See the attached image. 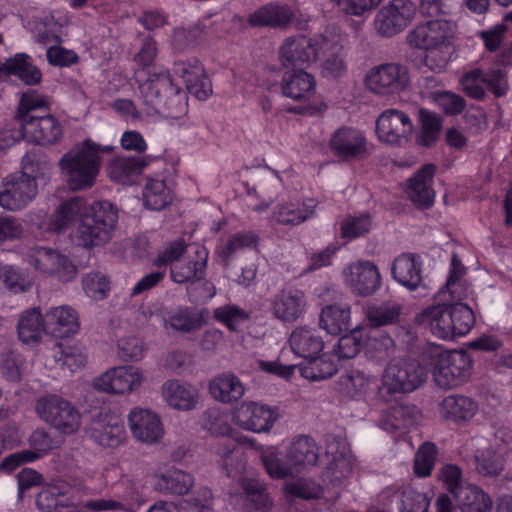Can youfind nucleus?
<instances>
[{"mask_svg": "<svg viewBox=\"0 0 512 512\" xmlns=\"http://www.w3.org/2000/svg\"><path fill=\"white\" fill-rule=\"evenodd\" d=\"M48 101L34 90L24 92L19 101L15 121L23 128L29 142L41 146L55 145L63 137V126L52 114Z\"/></svg>", "mask_w": 512, "mask_h": 512, "instance_id": "f257e3e1", "label": "nucleus"}, {"mask_svg": "<svg viewBox=\"0 0 512 512\" xmlns=\"http://www.w3.org/2000/svg\"><path fill=\"white\" fill-rule=\"evenodd\" d=\"M109 147H101L90 139L65 153L59 161L60 169L72 191L91 188L100 171L101 153Z\"/></svg>", "mask_w": 512, "mask_h": 512, "instance_id": "f03ea898", "label": "nucleus"}, {"mask_svg": "<svg viewBox=\"0 0 512 512\" xmlns=\"http://www.w3.org/2000/svg\"><path fill=\"white\" fill-rule=\"evenodd\" d=\"M429 360L436 384L444 389L465 383L471 374V359L466 351H444L440 346L429 347L423 354Z\"/></svg>", "mask_w": 512, "mask_h": 512, "instance_id": "7ed1b4c3", "label": "nucleus"}, {"mask_svg": "<svg viewBox=\"0 0 512 512\" xmlns=\"http://www.w3.org/2000/svg\"><path fill=\"white\" fill-rule=\"evenodd\" d=\"M118 220V209L110 201L94 202L82 215L78 225V237L85 247L107 243Z\"/></svg>", "mask_w": 512, "mask_h": 512, "instance_id": "20e7f679", "label": "nucleus"}, {"mask_svg": "<svg viewBox=\"0 0 512 512\" xmlns=\"http://www.w3.org/2000/svg\"><path fill=\"white\" fill-rule=\"evenodd\" d=\"M134 79L138 86L139 98L155 110L161 107L170 109L169 100L181 98V90L173 83L167 70H136Z\"/></svg>", "mask_w": 512, "mask_h": 512, "instance_id": "39448f33", "label": "nucleus"}, {"mask_svg": "<svg viewBox=\"0 0 512 512\" xmlns=\"http://www.w3.org/2000/svg\"><path fill=\"white\" fill-rule=\"evenodd\" d=\"M34 154L22 158V171L7 176L0 186V206L7 210H19L28 205L37 194L33 169Z\"/></svg>", "mask_w": 512, "mask_h": 512, "instance_id": "423d86ee", "label": "nucleus"}, {"mask_svg": "<svg viewBox=\"0 0 512 512\" xmlns=\"http://www.w3.org/2000/svg\"><path fill=\"white\" fill-rule=\"evenodd\" d=\"M39 417L64 435L76 433L81 426V414L73 403L59 395H46L38 399Z\"/></svg>", "mask_w": 512, "mask_h": 512, "instance_id": "0eeeda50", "label": "nucleus"}, {"mask_svg": "<svg viewBox=\"0 0 512 512\" xmlns=\"http://www.w3.org/2000/svg\"><path fill=\"white\" fill-rule=\"evenodd\" d=\"M426 378L427 372L418 362L393 359L382 374L381 390L389 394L409 393L420 387Z\"/></svg>", "mask_w": 512, "mask_h": 512, "instance_id": "6e6552de", "label": "nucleus"}, {"mask_svg": "<svg viewBox=\"0 0 512 512\" xmlns=\"http://www.w3.org/2000/svg\"><path fill=\"white\" fill-rule=\"evenodd\" d=\"M410 83L408 68L400 63H384L371 68L365 84L369 91L381 96L399 94Z\"/></svg>", "mask_w": 512, "mask_h": 512, "instance_id": "1a4fd4ad", "label": "nucleus"}, {"mask_svg": "<svg viewBox=\"0 0 512 512\" xmlns=\"http://www.w3.org/2000/svg\"><path fill=\"white\" fill-rule=\"evenodd\" d=\"M26 260L38 272L56 277L62 282L72 280L77 272L75 265L65 255L44 246L29 249Z\"/></svg>", "mask_w": 512, "mask_h": 512, "instance_id": "9d476101", "label": "nucleus"}, {"mask_svg": "<svg viewBox=\"0 0 512 512\" xmlns=\"http://www.w3.org/2000/svg\"><path fill=\"white\" fill-rule=\"evenodd\" d=\"M278 417L276 408L254 401L242 402L232 413L236 425L254 433L268 432Z\"/></svg>", "mask_w": 512, "mask_h": 512, "instance_id": "9b49d317", "label": "nucleus"}, {"mask_svg": "<svg viewBox=\"0 0 512 512\" xmlns=\"http://www.w3.org/2000/svg\"><path fill=\"white\" fill-rule=\"evenodd\" d=\"M416 7L410 0H392L376 14L374 24L378 34L392 37L412 21Z\"/></svg>", "mask_w": 512, "mask_h": 512, "instance_id": "f8f14e48", "label": "nucleus"}, {"mask_svg": "<svg viewBox=\"0 0 512 512\" xmlns=\"http://www.w3.org/2000/svg\"><path fill=\"white\" fill-rule=\"evenodd\" d=\"M454 34V23L445 19L418 24L407 34V43L414 48L431 50L446 45Z\"/></svg>", "mask_w": 512, "mask_h": 512, "instance_id": "ddd939ff", "label": "nucleus"}, {"mask_svg": "<svg viewBox=\"0 0 512 512\" xmlns=\"http://www.w3.org/2000/svg\"><path fill=\"white\" fill-rule=\"evenodd\" d=\"M142 373L132 366L114 367L94 380V387L105 393L123 394L142 384Z\"/></svg>", "mask_w": 512, "mask_h": 512, "instance_id": "4468645a", "label": "nucleus"}, {"mask_svg": "<svg viewBox=\"0 0 512 512\" xmlns=\"http://www.w3.org/2000/svg\"><path fill=\"white\" fill-rule=\"evenodd\" d=\"M413 131L410 117L403 111L387 109L376 121V133L379 140L390 144H401L408 140Z\"/></svg>", "mask_w": 512, "mask_h": 512, "instance_id": "2eb2a0df", "label": "nucleus"}, {"mask_svg": "<svg viewBox=\"0 0 512 512\" xmlns=\"http://www.w3.org/2000/svg\"><path fill=\"white\" fill-rule=\"evenodd\" d=\"M317 57L313 39L305 36L288 37L279 48V60L283 69H305Z\"/></svg>", "mask_w": 512, "mask_h": 512, "instance_id": "dca6fc26", "label": "nucleus"}, {"mask_svg": "<svg viewBox=\"0 0 512 512\" xmlns=\"http://www.w3.org/2000/svg\"><path fill=\"white\" fill-rule=\"evenodd\" d=\"M345 282L359 296L374 294L381 285L378 268L369 261L359 260L351 263L343 271Z\"/></svg>", "mask_w": 512, "mask_h": 512, "instance_id": "f3484780", "label": "nucleus"}, {"mask_svg": "<svg viewBox=\"0 0 512 512\" xmlns=\"http://www.w3.org/2000/svg\"><path fill=\"white\" fill-rule=\"evenodd\" d=\"M306 306L304 292L293 287L280 290L270 301L272 315L284 323L297 321L304 314Z\"/></svg>", "mask_w": 512, "mask_h": 512, "instance_id": "a211bd4d", "label": "nucleus"}, {"mask_svg": "<svg viewBox=\"0 0 512 512\" xmlns=\"http://www.w3.org/2000/svg\"><path fill=\"white\" fill-rule=\"evenodd\" d=\"M295 18V12L288 4L269 2L251 12L247 18L249 26L254 28H272L284 30Z\"/></svg>", "mask_w": 512, "mask_h": 512, "instance_id": "6ab92c4d", "label": "nucleus"}, {"mask_svg": "<svg viewBox=\"0 0 512 512\" xmlns=\"http://www.w3.org/2000/svg\"><path fill=\"white\" fill-rule=\"evenodd\" d=\"M330 148L339 160L351 161L367 154V141L361 131L342 127L332 135Z\"/></svg>", "mask_w": 512, "mask_h": 512, "instance_id": "aec40b11", "label": "nucleus"}, {"mask_svg": "<svg viewBox=\"0 0 512 512\" xmlns=\"http://www.w3.org/2000/svg\"><path fill=\"white\" fill-rule=\"evenodd\" d=\"M128 422L133 437L140 442L153 444L163 437L162 422L150 409L133 408L128 414Z\"/></svg>", "mask_w": 512, "mask_h": 512, "instance_id": "412c9836", "label": "nucleus"}, {"mask_svg": "<svg viewBox=\"0 0 512 512\" xmlns=\"http://www.w3.org/2000/svg\"><path fill=\"white\" fill-rule=\"evenodd\" d=\"M174 72L183 79L189 93L197 99L206 100L211 95V81L197 58L176 62Z\"/></svg>", "mask_w": 512, "mask_h": 512, "instance_id": "4be33fe9", "label": "nucleus"}, {"mask_svg": "<svg viewBox=\"0 0 512 512\" xmlns=\"http://www.w3.org/2000/svg\"><path fill=\"white\" fill-rule=\"evenodd\" d=\"M280 90L283 96L295 101L308 100L315 90V78L304 68L285 69Z\"/></svg>", "mask_w": 512, "mask_h": 512, "instance_id": "5701e85b", "label": "nucleus"}, {"mask_svg": "<svg viewBox=\"0 0 512 512\" xmlns=\"http://www.w3.org/2000/svg\"><path fill=\"white\" fill-rule=\"evenodd\" d=\"M434 172L435 166L427 164L408 180L406 193L418 208H429L434 202L435 192L432 189Z\"/></svg>", "mask_w": 512, "mask_h": 512, "instance_id": "b1692460", "label": "nucleus"}, {"mask_svg": "<svg viewBox=\"0 0 512 512\" xmlns=\"http://www.w3.org/2000/svg\"><path fill=\"white\" fill-rule=\"evenodd\" d=\"M418 325L428 327L431 333L444 340H452L454 330L448 304L430 306L422 310L415 317Z\"/></svg>", "mask_w": 512, "mask_h": 512, "instance_id": "393cba45", "label": "nucleus"}, {"mask_svg": "<svg viewBox=\"0 0 512 512\" xmlns=\"http://www.w3.org/2000/svg\"><path fill=\"white\" fill-rule=\"evenodd\" d=\"M162 393L167 404L180 411L195 409L200 398V392L195 386L175 379L164 382Z\"/></svg>", "mask_w": 512, "mask_h": 512, "instance_id": "a878e982", "label": "nucleus"}, {"mask_svg": "<svg viewBox=\"0 0 512 512\" xmlns=\"http://www.w3.org/2000/svg\"><path fill=\"white\" fill-rule=\"evenodd\" d=\"M46 333L56 338L74 335L80 328L76 311L70 306L51 308L46 314Z\"/></svg>", "mask_w": 512, "mask_h": 512, "instance_id": "bb28decb", "label": "nucleus"}, {"mask_svg": "<svg viewBox=\"0 0 512 512\" xmlns=\"http://www.w3.org/2000/svg\"><path fill=\"white\" fill-rule=\"evenodd\" d=\"M420 418V411L414 404L397 403L381 413L379 426L387 432L408 429Z\"/></svg>", "mask_w": 512, "mask_h": 512, "instance_id": "cd10ccee", "label": "nucleus"}, {"mask_svg": "<svg viewBox=\"0 0 512 512\" xmlns=\"http://www.w3.org/2000/svg\"><path fill=\"white\" fill-rule=\"evenodd\" d=\"M194 253V258L177 261L171 266L170 275L174 282L182 284L198 281L204 277L208 252L204 247H196Z\"/></svg>", "mask_w": 512, "mask_h": 512, "instance_id": "c85d7f7f", "label": "nucleus"}, {"mask_svg": "<svg viewBox=\"0 0 512 512\" xmlns=\"http://www.w3.org/2000/svg\"><path fill=\"white\" fill-rule=\"evenodd\" d=\"M422 262L418 254L403 253L393 262L392 275L401 285L415 290L422 282Z\"/></svg>", "mask_w": 512, "mask_h": 512, "instance_id": "c756f323", "label": "nucleus"}, {"mask_svg": "<svg viewBox=\"0 0 512 512\" xmlns=\"http://www.w3.org/2000/svg\"><path fill=\"white\" fill-rule=\"evenodd\" d=\"M154 478V489L165 495L184 496L195 484L194 476L180 469L155 474Z\"/></svg>", "mask_w": 512, "mask_h": 512, "instance_id": "7c9ffc66", "label": "nucleus"}, {"mask_svg": "<svg viewBox=\"0 0 512 512\" xmlns=\"http://www.w3.org/2000/svg\"><path fill=\"white\" fill-rule=\"evenodd\" d=\"M89 435L100 446L114 448L125 440L126 431L118 418L98 419L92 422Z\"/></svg>", "mask_w": 512, "mask_h": 512, "instance_id": "2f4dec72", "label": "nucleus"}, {"mask_svg": "<svg viewBox=\"0 0 512 512\" xmlns=\"http://www.w3.org/2000/svg\"><path fill=\"white\" fill-rule=\"evenodd\" d=\"M209 392L215 400L224 404H232L243 397L245 387L236 375L222 373L210 381Z\"/></svg>", "mask_w": 512, "mask_h": 512, "instance_id": "473e14b6", "label": "nucleus"}, {"mask_svg": "<svg viewBox=\"0 0 512 512\" xmlns=\"http://www.w3.org/2000/svg\"><path fill=\"white\" fill-rule=\"evenodd\" d=\"M289 344L294 354L304 359L317 356L324 347L315 329L307 326L296 327L289 337Z\"/></svg>", "mask_w": 512, "mask_h": 512, "instance_id": "72a5a7b5", "label": "nucleus"}, {"mask_svg": "<svg viewBox=\"0 0 512 512\" xmlns=\"http://www.w3.org/2000/svg\"><path fill=\"white\" fill-rule=\"evenodd\" d=\"M318 447L313 438L300 436L290 445L286 457L294 471L300 472L306 466H314L318 460Z\"/></svg>", "mask_w": 512, "mask_h": 512, "instance_id": "f704fd0d", "label": "nucleus"}, {"mask_svg": "<svg viewBox=\"0 0 512 512\" xmlns=\"http://www.w3.org/2000/svg\"><path fill=\"white\" fill-rule=\"evenodd\" d=\"M351 308L346 303L325 306L320 313L319 325L328 334L339 335L351 329Z\"/></svg>", "mask_w": 512, "mask_h": 512, "instance_id": "c9c22d12", "label": "nucleus"}, {"mask_svg": "<svg viewBox=\"0 0 512 512\" xmlns=\"http://www.w3.org/2000/svg\"><path fill=\"white\" fill-rule=\"evenodd\" d=\"M334 444L328 446L327 453L332 454V460L322 474L323 481L332 486H338L350 476L353 469L352 456L343 445L341 450L333 452Z\"/></svg>", "mask_w": 512, "mask_h": 512, "instance_id": "e433bc0d", "label": "nucleus"}, {"mask_svg": "<svg viewBox=\"0 0 512 512\" xmlns=\"http://www.w3.org/2000/svg\"><path fill=\"white\" fill-rule=\"evenodd\" d=\"M147 164L146 158L141 156L116 157L110 161L107 172L111 180L121 184H130L141 174Z\"/></svg>", "mask_w": 512, "mask_h": 512, "instance_id": "4c0bfd02", "label": "nucleus"}, {"mask_svg": "<svg viewBox=\"0 0 512 512\" xmlns=\"http://www.w3.org/2000/svg\"><path fill=\"white\" fill-rule=\"evenodd\" d=\"M17 76L28 85L40 83L41 71L32 63V59L25 53H17L2 63L1 76Z\"/></svg>", "mask_w": 512, "mask_h": 512, "instance_id": "58836bf2", "label": "nucleus"}, {"mask_svg": "<svg viewBox=\"0 0 512 512\" xmlns=\"http://www.w3.org/2000/svg\"><path fill=\"white\" fill-rule=\"evenodd\" d=\"M441 415L444 419L455 423L471 420L478 410L474 400L464 395H449L440 404Z\"/></svg>", "mask_w": 512, "mask_h": 512, "instance_id": "ea45409f", "label": "nucleus"}, {"mask_svg": "<svg viewBox=\"0 0 512 512\" xmlns=\"http://www.w3.org/2000/svg\"><path fill=\"white\" fill-rule=\"evenodd\" d=\"M204 314L203 309L179 306L168 314L165 324L175 331L190 333L202 327Z\"/></svg>", "mask_w": 512, "mask_h": 512, "instance_id": "a19ab883", "label": "nucleus"}, {"mask_svg": "<svg viewBox=\"0 0 512 512\" xmlns=\"http://www.w3.org/2000/svg\"><path fill=\"white\" fill-rule=\"evenodd\" d=\"M45 326L46 317H42L39 309L26 310L20 315L17 325L19 339L26 344L39 342L43 332H46Z\"/></svg>", "mask_w": 512, "mask_h": 512, "instance_id": "79ce46f5", "label": "nucleus"}, {"mask_svg": "<svg viewBox=\"0 0 512 512\" xmlns=\"http://www.w3.org/2000/svg\"><path fill=\"white\" fill-rule=\"evenodd\" d=\"M316 206L314 199H307L302 204H279L274 210V218L282 225H298L314 215Z\"/></svg>", "mask_w": 512, "mask_h": 512, "instance_id": "37998d69", "label": "nucleus"}, {"mask_svg": "<svg viewBox=\"0 0 512 512\" xmlns=\"http://www.w3.org/2000/svg\"><path fill=\"white\" fill-rule=\"evenodd\" d=\"M241 487L245 493L246 506L256 512H267L273 502L264 482L256 478L245 477L241 480Z\"/></svg>", "mask_w": 512, "mask_h": 512, "instance_id": "c03bdc74", "label": "nucleus"}, {"mask_svg": "<svg viewBox=\"0 0 512 512\" xmlns=\"http://www.w3.org/2000/svg\"><path fill=\"white\" fill-rule=\"evenodd\" d=\"M87 203L82 197H73L62 202L55 210L52 217L54 230L60 232L73 225L76 220H81L83 214L88 212Z\"/></svg>", "mask_w": 512, "mask_h": 512, "instance_id": "a18cd8bd", "label": "nucleus"}, {"mask_svg": "<svg viewBox=\"0 0 512 512\" xmlns=\"http://www.w3.org/2000/svg\"><path fill=\"white\" fill-rule=\"evenodd\" d=\"M259 242L258 236L252 231L237 232L229 237L227 242L216 249L224 267H227L238 252L247 248H255Z\"/></svg>", "mask_w": 512, "mask_h": 512, "instance_id": "49530a36", "label": "nucleus"}, {"mask_svg": "<svg viewBox=\"0 0 512 512\" xmlns=\"http://www.w3.org/2000/svg\"><path fill=\"white\" fill-rule=\"evenodd\" d=\"M455 498L462 512H488L492 508L490 497L475 485L461 488Z\"/></svg>", "mask_w": 512, "mask_h": 512, "instance_id": "de8ad7c7", "label": "nucleus"}, {"mask_svg": "<svg viewBox=\"0 0 512 512\" xmlns=\"http://www.w3.org/2000/svg\"><path fill=\"white\" fill-rule=\"evenodd\" d=\"M402 313V305L395 302H383L379 305L368 306L366 317L372 328L397 324Z\"/></svg>", "mask_w": 512, "mask_h": 512, "instance_id": "09e8293b", "label": "nucleus"}, {"mask_svg": "<svg viewBox=\"0 0 512 512\" xmlns=\"http://www.w3.org/2000/svg\"><path fill=\"white\" fill-rule=\"evenodd\" d=\"M143 200L148 209L158 211L170 203V191L163 180L149 179L143 191Z\"/></svg>", "mask_w": 512, "mask_h": 512, "instance_id": "8fccbe9b", "label": "nucleus"}, {"mask_svg": "<svg viewBox=\"0 0 512 512\" xmlns=\"http://www.w3.org/2000/svg\"><path fill=\"white\" fill-rule=\"evenodd\" d=\"M448 308L452 319V330H454L453 339L466 335L475 323L472 309L461 302L448 304Z\"/></svg>", "mask_w": 512, "mask_h": 512, "instance_id": "3c124183", "label": "nucleus"}, {"mask_svg": "<svg viewBox=\"0 0 512 512\" xmlns=\"http://www.w3.org/2000/svg\"><path fill=\"white\" fill-rule=\"evenodd\" d=\"M421 122V133L417 142L422 146L429 147L436 142L441 130V117L426 109L419 110Z\"/></svg>", "mask_w": 512, "mask_h": 512, "instance_id": "603ef678", "label": "nucleus"}, {"mask_svg": "<svg viewBox=\"0 0 512 512\" xmlns=\"http://www.w3.org/2000/svg\"><path fill=\"white\" fill-rule=\"evenodd\" d=\"M305 364L299 365L301 375L311 381H319L330 378L337 372V367L333 361L324 360L317 356L306 358Z\"/></svg>", "mask_w": 512, "mask_h": 512, "instance_id": "864d4df0", "label": "nucleus"}, {"mask_svg": "<svg viewBox=\"0 0 512 512\" xmlns=\"http://www.w3.org/2000/svg\"><path fill=\"white\" fill-rule=\"evenodd\" d=\"M474 461L476 471L486 477H496L504 468L501 457L490 448L477 450Z\"/></svg>", "mask_w": 512, "mask_h": 512, "instance_id": "5fc2aeb1", "label": "nucleus"}, {"mask_svg": "<svg viewBox=\"0 0 512 512\" xmlns=\"http://www.w3.org/2000/svg\"><path fill=\"white\" fill-rule=\"evenodd\" d=\"M342 40L340 29L336 26H328L313 42L317 48L318 56L325 57L329 54L342 52Z\"/></svg>", "mask_w": 512, "mask_h": 512, "instance_id": "6e6d98bb", "label": "nucleus"}, {"mask_svg": "<svg viewBox=\"0 0 512 512\" xmlns=\"http://www.w3.org/2000/svg\"><path fill=\"white\" fill-rule=\"evenodd\" d=\"M0 279L6 288L14 294L25 292L31 286L29 277L20 268L13 265L0 267Z\"/></svg>", "mask_w": 512, "mask_h": 512, "instance_id": "4d7b16f0", "label": "nucleus"}, {"mask_svg": "<svg viewBox=\"0 0 512 512\" xmlns=\"http://www.w3.org/2000/svg\"><path fill=\"white\" fill-rule=\"evenodd\" d=\"M371 228V219L368 213L359 216L348 215L341 224V237L352 240L367 234Z\"/></svg>", "mask_w": 512, "mask_h": 512, "instance_id": "13d9d810", "label": "nucleus"}, {"mask_svg": "<svg viewBox=\"0 0 512 512\" xmlns=\"http://www.w3.org/2000/svg\"><path fill=\"white\" fill-rule=\"evenodd\" d=\"M429 504L425 493L410 486L402 487V498L398 507L400 512H427Z\"/></svg>", "mask_w": 512, "mask_h": 512, "instance_id": "bf43d9fd", "label": "nucleus"}, {"mask_svg": "<svg viewBox=\"0 0 512 512\" xmlns=\"http://www.w3.org/2000/svg\"><path fill=\"white\" fill-rule=\"evenodd\" d=\"M54 357L61 367L68 368L71 372L85 366L87 355L77 347H64L59 344L55 347Z\"/></svg>", "mask_w": 512, "mask_h": 512, "instance_id": "052dcab7", "label": "nucleus"}, {"mask_svg": "<svg viewBox=\"0 0 512 512\" xmlns=\"http://www.w3.org/2000/svg\"><path fill=\"white\" fill-rule=\"evenodd\" d=\"M139 40V49L134 55L133 61L141 67L138 70H152L154 60L158 54L157 42L149 34H140Z\"/></svg>", "mask_w": 512, "mask_h": 512, "instance_id": "680f3d73", "label": "nucleus"}, {"mask_svg": "<svg viewBox=\"0 0 512 512\" xmlns=\"http://www.w3.org/2000/svg\"><path fill=\"white\" fill-rule=\"evenodd\" d=\"M261 459L267 473L271 478L283 479L294 475V471L287 457H285V460H283L279 458L274 451L269 450L262 453Z\"/></svg>", "mask_w": 512, "mask_h": 512, "instance_id": "e2e57ef3", "label": "nucleus"}, {"mask_svg": "<svg viewBox=\"0 0 512 512\" xmlns=\"http://www.w3.org/2000/svg\"><path fill=\"white\" fill-rule=\"evenodd\" d=\"M217 321L225 324L231 331H238L240 326L249 318V314L235 305H223L214 310Z\"/></svg>", "mask_w": 512, "mask_h": 512, "instance_id": "0e129e2a", "label": "nucleus"}, {"mask_svg": "<svg viewBox=\"0 0 512 512\" xmlns=\"http://www.w3.org/2000/svg\"><path fill=\"white\" fill-rule=\"evenodd\" d=\"M437 448L434 443H423L415 454L414 472L419 477H426L431 474L434 466Z\"/></svg>", "mask_w": 512, "mask_h": 512, "instance_id": "69168bd1", "label": "nucleus"}, {"mask_svg": "<svg viewBox=\"0 0 512 512\" xmlns=\"http://www.w3.org/2000/svg\"><path fill=\"white\" fill-rule=\"evenodd\" d=\"M62 440L53 437L44 429H36L29 437L30 450L28 452L36 453L38 459L52 449L58 448Z\"/></svg>", "mask_w": 512, "mask_h": 512, "instance_id": "338daca9", "label": "nucleus"}, {"mask_svg": "<svg viewBox=\"0 0 512 512\" xmlns=\"http://www.w3.org/2000/svg\"><path fill=\"white\" fill-rule=\"evenodd\" d=\"M202 425L215 435H225L230 431L228 415L216 407L204 411Z\"/></svg>", "mask_w": 512, "mask_h": 512, "instance_id": "774afa93", "label": "nucleus"}]
</instances>
